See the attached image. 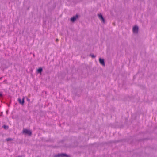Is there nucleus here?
Wrapping results in <instances>:
<instances>
[{"mask_svg": "<svg viewBox=\"0 0 157 157\" xmlns=\"http://www.w3.org/2000/svg\"><path fill=\"white\" fill-rule=\"evenodd\" d=\"M23 133L25 134H28L30 136L32 135V132L30 130L26 129H23Z\"/></svg>", "mask_w": 157, "mask_h": 157, "instance_id": "1", "label": "nucleus"}, {"mask_svg": "<svg viewBox=\"0 0 157 157\" xmlns=\"http://www.w3.org/2000/svg\"><path fill=\"white\" fill-rule=\"evenodd\" d=\"M98 16V18L102 22H103V23H105V19L103 17L102 15H101V14L100 13H98L97 14Z\"/></svg>", "mask_w": 157, "mask_h": 157, "instance_id": "2", "label": "nucleus"}, {"mask_svg": "<svg viewBox=\"0 0 157 157\" xmlns=\"http://www.w3.org/2000/svg\"><path fill=\"white\" fill-rule=\"evenodd\" d=\"M65 156L66 157H68V155L66 154L61 153L56 155L54 157H64Z\"/></svg>", "mask_w": 157, "mask_h": 157, "instance_id": "3", "label": "nucleus"}, {"mask_svg": "<svg viewBox=\"0 0 157 157\" xmlns=\"http://www.w3.org/2000/svg\"><path fill=\"white\" fill-rule=\"evenodd\" d=\"M78 18V14H76L75 16H73L71 18V21L74 22Z\"/></svg>", "mask_w": 157, "mask_h": 157, "instance_id": "4", "label": "nucleus"}, {"mask_svg": "<svg viewBox=\"0 0 157 157\" xmlns=\"http://www.w3.org/2000/svg\"><path fill=\"white\" fill-rule=\"evenodd\" d=\"M139 28L138 26H135L133 28V31L134 33H137L138 32Z\"/></svg>", "mask_w": 157, "mask_h": 157, "instance_id": "5", "label": "nucleus"}, {"mask_svg": "<svg viewBox=\"0 0 157 157\" xmlns=\"http://www.w3.org/2000/svg\"><path fill=\"white\" fill-rule=\"evenodd\" d=\"M99 62L100 64L102 65L103 66H105V63L104 62V60L103 59H101V58H99Z\"/></svg>", "mask_w": 157, "mask_h": 157, "instance_id": "6", "label": "nucleus"}, {"mask_svg": "<svg viewBox=\"0 0 157 157\" xmlns=\"http://www.w3.org/2000/svg\"><path fill=\"white\" fill-rule=\"evenodd\" d=\"M18 101H19V103L22 104L23 105L24 103V98H23L22 100V101H21V100L20 98H19L18 99Z\"/></svg>", "mask_w": 157, "mask_h": 157, "instance_id": "7", "label": "nucleus"}, {"mask_svg": "<svg viewBox=\"0 0 157 157\" xmlns=\"http://www.w3.org/2000/svg\"><path fill=\"white\" fill-rule=\"evenodd\" d=\"M43 71V69L42 68H39L37 70V72L38 73H41Z\"/></svg>", "mask_w": 157, "mask_h": 157, "instance_id": "8", "label": "nucleus"}, {"mask_svg": "<svg viewBox=\"0 0 157 157\" xmlns=\"http://www.w3.org/2000/svg\"><path fill=\"white\" fill-rule=\"evenodd\" d=\"M6 140L7 141H10L12 140L13 139L11 138H7Z\"/></svg>", "mask_w": 157, "mask_h": 157, "instance_id": "9", "label": "nucleus"}, {"mask_svg": "<svg viewBox=\"0 0 157 157\" xmlns=\"http://www.w3.org/2000/svg\"><path fill=\"white\" fill-rule=\"evenodd\" d=\"M3 127L4 128V129H8V126L5 125H4Z\"/></svg>", "mask_w": 157, "mask_h": 157, "instance_id": "10", "label": "nucleus"}, {"mask_svg": "<svg viewBox=\"0 0 157 157\" xmlns=\"http://www.w3.org/2000/svg\"><path fill=\"white\" fill-rule=\"evenodd\" d=\"M90 56H91L92 58H95L96 57V56L94 55L93 54H90Z\"/></svg>", "mask_w": 157, "mask_h": 157, "instance_id": "11", "label": "nucleus"}, {"mask_svg": "<svg viewBox=\"0 0 157 157\" xmlns=\"http://www.w3.org/2000/svg\"><path fill=\"white\" fill-rule=\"evenodd\" d=\"M2 96V94L1 93H0V97Z\"/></svg>", "mask_w": 157, "mask_h": 157, "instance_id": "12", "label": "nucleus"}, {"mask_svg": "<svg viewBox=\"0 0 157 157\" xmlns=\"http://www.w3.org/2000/svg\"><path fill=\"white\" fill-rule=\"evenodd\" d=\"M58 41V39H56V41H57H57Z\"/></svg>", "mask_w": 157, "mask_h": 157, "instance_id": "13", "label": "nucleus"}, {"mask_svg": "<svg viewBox=\"0 0 157 157\" xmlns=\"http://www.w3.org/2000/svg\"><path fill=\"white\" fill-rule=\"evenodd\" d=\"M2 78V77L0 78V79H1Z\"/></svg>", "mask_w": 157, "mask_h": 157, "instance_id": "14", "label": "nucleus"}]
</instances>
